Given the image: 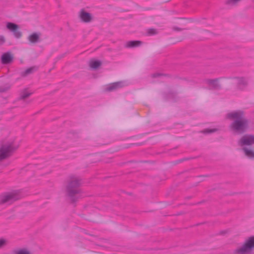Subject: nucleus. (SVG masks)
Returning <instances> with one entry per match:
<instances>
[{"instance_id": "nucleus-5", "label": "nucleus", "mask_w": 254, "mask_h": 254, "mask_svg": "<svg viewBox=\"0 0 254 254\" xmlns=\"http://www.w3.org/2000/svg\"><path fill=\"white\" fill-rule=\"evenodd\" d=\"M19 198L20 196L16 192L5 193L2 194L0 196V204L9 205Z\"/></svg>"}, {"instance_id": "nucleus-8", "label": "nucleus", "mask_w": 254, "mask_h": 254, "mask_svg": "<svg viewBox=\"0 0 254 254\" xmlns=\"http://www.w3.org/2000/svg\"><path fill=\"white\" fill-rule=\"evenodd\" d=\"M1 63L3 64H7L11 63L13 61V56L9 52L3 53L0 58Z\"/></svg>"}, {"instance_id": "nucleus-2", "label": "nucleus", "mask_w": 254, "mask_h": 254, "mask_svg": "<svg viewBox=\"0 0 254 254\" xmlns=\"http://www.w3.org/2000/svg\"><path fill=\"white\" fill-rule=\"evenodd\" d=\"M81 184L80 179L75 176L70 177L67 181L66 186V192L70 201L74 202L79 198L81 192L79 186Z\"/></svg>"}, {"instance_id": "nucleus-23", "label": "nucleus", "mask_w": 254, "mask_h": 254, "mask_svg": "<svg viewBox=\"0 0 254 254\" xmlns=\"http://www.w3.org/2000/svg\"><path fill=\"white\" fill-rule=\"evenodd\" d=\"M147 33L149 35H155L157 33V31L155 29H149L147 31Z\"/></svg>"}, {"instance_id": "nucleus-21", "label": "nucleus", "mask_w": 254, "mask_h": 254, "mask_svg": "<svg viewBox=\"0 0 254 254\" xmlns=\"http://www.w3.org/2000/svg\"><path fill=\"white\" fill-rule=\"evenodd\" d=\"M239 1H225V4L228 7L235 6L237 4Z\"/></svg>"}, {"instance_id": "nucleus-14", "label": "nucleus", "mask_w": 254, "mask_h": 254, "mask_svg": "<svg viewBox=\"0 0 254 254\" xmlns=\"http://www.w3.org/2000/svg\"><path fill=\"white\" fill-rule=\"evenodd\" d=\"M235 80L240 89H243L247 84V81L243 77L235 78Z\"/></svg>"}, {"instance_id": "nucleus-7", "label": "nucleus", "mask_w": 254, "mask_h": 254, "mask_svg": "<svg viewBox=\"0 0 254 254\" xmlns=\"http://www.w3.org/2000/svg\"><path fill=\"white\" fill-rule=\"evenodd\" d=\"M6 27L13 32L14 36L16 38H19L21 36V33L18 30L17 25L13 23L8 22L6 24Z\"/></svg>"}, {"instance_id": "nucleus-15", "label": "nucleus", "mask_w": 254, "mask_h": 254, "mask_svg": "<svg viewBox=\"0 0 254 254\" xmlns=\"http://www.w3.org/2000/svg\"><path fill=\"white\" fill-rule=\"evenodd\" d=\"M40 35L39 33H33L29 36L28 39L31 43H37L39 41Z\"/></svg>"}, {"instance_id": "nucleus-22", "label": "nucleus", "mask_w": 254, "mask_h": 254, "mask_svg": "<svg viewBox=\"0 0 254 254\" xmlns=\"http://www.w3.org/2000/svg\"><path fill=\"white\" fill-rule=\"evenodd\" d=\"M7 244V241L3 238L0 239V249L5 247Z\"/></svg>"}, {"instance_id": "nucleus-25", "label": "nucleus", "mask_w": 254, "mask_h": 254, "mask_svg": "<svg viewBox=\"0 0 254 254\" xmlns=\"http://www.w3.org/2000/svg\"><path fill=\"white\" fill-rule=\"evenodd\" d=\"M5 38L3 36H0V45H3L5 43Z\"/></svg>"}, {"instance_id": "nucleus-4", "label": "nucleus", "mask_w": 254, "mask_h": 254, "mask_svg": "<svg viewBox=\"0 0 254 254\" xmlns=\"http://www.w3.org/2000/svg\"><path fill=\"white\" fill-rule=\"evenodd\" d=\"M254 248V236L249 238L243 246L235 251V254H248Z\"/></svg>"}, {"instance_id": "nucleus-24", "label": "nucleus", "mask_w": 254, "mask_h": 254, "mask_svg": "<svg viewBox=\"0 0 254 254\" xmlns=\"http://www.w3.org/2000/svg\"><path fill=\"white\" fill-rule=\"evenodd\" d=\"M216 130V129H206L203 131V132L205 133H209L214 132Z\"/></svg>"}, {"instance_id": "nucleus-12", "label": "nucleus", "mask_w": 254, "mask_h": 254, "mask_svg": "<svg viewBox=\"0 0 254 254\" xmlns=\"http://www.w3.org/2000/svg\"><path fill=\"white\" fill-rule=\"evenodd\" d=\"M124 86L123 82L122 81L117 82L110 84L107 88L106 90L108 91H112L116 90Z\"/></svg>"}, {"instance_id": "nucleus-26", "label": "nucleus", "mask_w": 254, "mask_h": 254, "mask_svg": "<svg viewBox=\"0 0 254 254\" xmlns=\"http://www.w3.org/2000/svg\"><path fill=\"white\" fill-rule=\"evenodd\" d=\"M162 75H163V74H160V73H155L152 75V77H158V76H162Z\"/></svg>"}, {"instance_id": "nucleus-17", "label": "nucleus", "mask_w": 254, "mask_h": 254, "mask_svg": "<svg viewBox=\"0 0 254 254\" xmlns=\"http://www.w3.org/2000/svg\"><path fill=\"white\" fill-rule=\"evenodd\" d=\"M243 150L244 151L245 154L248 157L250 158H254V151L252 150L249 149L246 147H244L243 148Z\"/></svg>"}, {"instance_id": "nucleus-18", "label": "nucleus", "mask_w": 254, "mask_h": 254, "mask_svg": "<svg viewBox=\"0 0 254 254\" xmlns=\"http://www.w3.org/2000/svg\"><path fill=\"white\" fill-rule=\"evenodd\" d=\"M31 94L32 93L28 92L26 89H24L21 92L19 99L24 100L25 98L28 97L30 95H31Z\"/></svg>"}, {"instance_id": "nucleus-20", "label": "nucleus", "mask_w": 254, "mask_h": 254, "mask_svg": "<svg viewBox=\"0 0 254 254\" xmlns=\"http://www.w3.org/2000/svg\"><path fill=\"white\" fill-rule=\"evenodd\" d=\"M10 88V86L7 84L0 87V93L5 92L8 90Z\"/></svg>"}, {"instance_id": "nucleus-6", "label": "nucleus", "mask_w": 254, "mask_h": 254, "mask_svg": "<svg viewBox=\"0 0 254 254\" xmlns=\"http://www.w3.org/2000/svg\"><path fill=\"white\" fill-rule=\"evenodd\" d=\"M239 144L241 146L251 145L254 144V135L250 134L244 135L239 140Z\"/></svg>"}, {"instance_id": "nucleus-1", "label": "nucleus", "mask_w": 254, "mask_h": 254, "mask_svg": "<svg viewBox=\"0 0 254 254\" xmlns=\"http://www.w3.org/2000/svg\"><path fill=\"white\" fill-rule=\"evenodd\" d=\"M226 117L230 120H234L230 127L235 132L242 133L248 127V120L244 117V114L242 111H233L227 114Z\"/></svg>"}, {"instance_id": "nucleus-13", "label": "nucleus", "mask_w": 254, "mask_h": 254, "mask_svg": "<svg viewBox=\"0 0 254 254\" xmlns=\"http://www.w3.org/2000/svg\"><path fill=\"white\" fill-rule=\"evenodd\" d=\"M38 70V67L36 66L30 67L26 69L25 71H22L20 73V75L22 77H26L29 74L33 73L34 72Z\"/></svg>"}, {"instance_id": "nucleus-3", "label": "nucleus", "mask_w": 254, "mask_h": 254, "mask_svg": "<svg viewBox=\"0 0 254 254\" xmlns=\"http://www.w3.org/2000/svg\"><path fill=\"white\" fill-rule=\"evenodd\" d=\"M17 148L13 142H7L2 144L0 147V161L9 157L13 151Z\"/></svg>"}, {"instance_id": "nucleus-11", "label": "nucleus", "mask_w": 254, "mask_h": 254, "mask_svg": "<svg viewBox=\"0 0 254 254\" xmlns=\"http://www.w3.org/2000/svg\"><path fill=\"white\" fill-rule=\"evenodd\" d=\"M142 43L140 41H129L126 42L125 47L127 48H133L140 46Z\"/></svg>"}, {"instance_id": "nucleus-16", "label": "nucleus", "mask_w": 254, "mask_h": 254, "mask_svg": "<svg viewBox=\"0 0 254 254\" xmlns=\"http://www.w3.org/2000/svg\"><path fill=\"white\" fill-rule=\"evenodd\" d=\"M89 65L92 68L97 69L101 65V62L99 61L91 60Z\"/></svg>"}, {"instance_id": "nucleus-27", "label": "nucleus", "mask_w": 254, "mask_h": 254, "mask_svg": "<svg viewBox=\"0 0 254 254\" xmlns=\"http://www.w3.org/2000/svg\"><path fill=\"white\" fill-rule=\"evenodd\" d=\"M174 29L175 30H177V31H179V30H180V28H177V27H174Z\"/></svg>"}, {"instance_id": "nucleus-9", "label": "nucleus", "mask_w": 254, "mask_h": 254, "mask_svg": "<svg viewBox=\"0 0 254 254\" xmlns=\"http://www.w3.org/2000/svg\"><path fill=\"white\" fill-rule=\"evenodd\" d=\"M79 15L81 21L85 23L90 22L92 19L91 14L85 11L83 9L80 10Z\"/></svg>"}, {"instance_id": "nucleus-10", "label": "nucleus", "mask_w": 254, "mask_h": 254, "mask_svg": "<svg viewBox=\"0 0 254 254\" xmlns=\"http://www.w3.org/2000/svg\"><path fill=\"white\" fill-rule=\"evenodd\" d=\"M217 78L214 79H208L206 80V83L209 85L211 88L214 89H219L220 88V85L218 82Z\"/></svg>"}, {"instance_id": "nucleus-19", "label": "nucleus", "mask_w": 254, "mask_h": 254, "mask_svg": "<svg viewBox=\"0 0 254 254\" xmlns=\"http://www.w3.org/2000/svg\"><path fill=\"white\" fill-rule=\"evenodd\" d=\"M15 254H31V253L26 249L14 250Z\"/></svg>"}]
</instances>
